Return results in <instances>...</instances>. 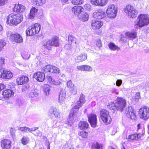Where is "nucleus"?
I'll return each mask as SVG.
<instances>
[{"mask_svg": "<svg viewBox=\"0 0 149 149\" xmlns=\"http://www.w3.org/2000/svg\"><path fill=\"white\" fill-rule=\"evenodd\" d=\"M126 104L125 100L122 98L118 97L113 102L109 103L107 105V108L111 110H119L122 111Z\"/></svg>", "mask_w": 149, "mask_h": 149, "instance_id": "nucleus-1", "label": "nucleus"}, {"mask_svg": "<svg viewBox=\"0 0 149 149\" xmlns=\"http://www.w3.org/2000/svg\"><path fill=\"white\" fill-rule=\"evenodd\" d=\"M137 19L139 20L135 24L136 28H140L149 24V15L141 14L138 16Z\"/></svg>", "mask_w": 149, "mask_h": 149, "instance_id": "nucleus-2", "label": "nucleus"}, {"mask_svg": "<svg viewBox=\"0 0 149 149\" xmlns=\"http://www.w3.org/2000/svg\"><path fill=\"white\" fill-rule=\"evenodd\" d=\"M22 15L19 14L9 15L7 18V22L8 24L16 25L22 20Z\"/></svg>", "mask_w": 149, "mask_h": 149, "instance_id": "nucleus-3", "label": "nucleus"}, {"mask_svg": "<svg viewBox=\"0 0 149 149\" xmlns=\"http://www.w3.org/2000/svg\"><path fill=\"white\" fill-rule=\"evenodd\" d=\"M40 29V25L39 24L36 23L32 25L27 29L26 31V36H29L38 33Z\"/></svg>", "mask_w": 149, "mask_h": 149, "instance_id": "nucleus-4", "label": "nucleus"}, {"mask_svg": "<svg viewBox=\"0 0 149 149\" xmlns=\"http://www.w3.org/2000/svg\"><path fill=\"white\" fill-rule=\"evenodd\" d=\"M124 12L130 18H134L137 16V10L130 5H126L124 8Z\"/></svg>", "mask_w": 149, "mask_h": 149, "instance_id": "nucleus-5", "label": "nucleus"}, {"mask_svg": "<svg viewBox=\"0 0 149 149\" xmlns=\"http://www.w3.org/2000/svg\"><path fill=\"white\" fill-rule=\"evenodd\" d=\"M117 8L113 4H110L107 7L106 11L107 16L110 18H114L116 15Z\"/></svg>", "mask_w": 149, "mask_h": 149, "instance_id": "nucleus-6", "label": "nucleus"}, {"mask_svg": "<svg viewBox=\"0 0 149 149\" xmlns=\"http://www.w3.org/2000/svg\"><path fill=\"white\" fill-rule=\"evenodd\" d=\"M100 114L102 120L104 123L107 125L111 123V119L108 111L102 109L100 111Z\"/></svg>", "mask_w": 149, "mask_h": 149, "instance_id": "nucleus-7", "label": "nucleus"}, {"mask_svg": "<svg viewBox=\"0 0 149 149\" xmlns=\"http://www.w3.org/2000/svg\"><path fill=\"white\" fill-rule=\"evenodd\" d=\"M59 44L58 38L57 37H53L51 40H47L46 43H45L43 46L45 47L48 49H49L51 46L58 47Z\"/></svg>", "mask_w": 149, "mask_h": 149, "instance_id": "nucleus-8", "label": "nucleus"}, {"mask_svg": "<svg viewBox=\"0 0 149 149\" xmlns=\"http://www.w3.org/2000/svg\"><path fill=\"white\" fill-rule=\"evenodd\" d=\"M7 37L11 41L15 42L17 43H20L23 41V39L21 36L19 34H13L10 31L7 33Z\"/></svg>", "mask_w": 149, "mask_h": 149, "instance_id": "nucleus-9", "label": "nucleus"}, {"mask_svg": "<svg viewBox=\"0 0 149 149\" xmlns=\"http://www.w3.org/2000/svg\"><path fill=\"white\" fill-rule=\"evenodd\" d=\"M140 118L146 120L149 118V108L145 106L140 108L139 111Z\"/></svg>", "mask_w": 149, "mask_h": 149, "instance_id": "nucleus-10", "label": "nucleus"}, {"mask_svg": "<svg viewBox=\"0 0 149 149\" xmlns=\"http://www.w3.org/2000/svg\"><path fill=\"white\" fill-rule=\"evenodd\" d=\"M106 15L105 12L101 9H99L96 10L93 14V17L98 19H102L104 18Z\"/></svg>", "mask_w": 149, "mask_h": 149, "instance_id": "nucleus-11", "label": "nucleus"}, {"mask_svg": "<svg viewBox=\"0 0 149 149\" xmlns=\"http://www.w3.org/2000/svg\"><path fill=\"white\" fill-rule=\"evenodd\" d=\"M125 113L127 117L131 119L134 120L136 118V115L131 107H128L126 108Z\"/></svg>", "mask_w": 149, "mask_h": 149, "instance_id": "nucleus-12", "label": "nucleus"}, {"mask_svg": "<svg viewBox=\"0 0 149 149\" xmlns=\"http://www.w3.org/2000/svg\"><path fill=\"white\" fill-rule=\"evenodd\" d=\"M88 120L92 127H95L96 126L97 116L95 114H90L88 116Z\"/></svg>", "mask_w": 149, "mask_h": 149, "instance_id": "nucleus-13", "label": "nucleus"}, {"mask_svg": "<svg viewBox=\"0 0 149 149\" xmlns=\"http://www.w3.org/2000/svg\"><path fill=\"white\" fill-rule=\"evenodd\" d=\"M103 25V23L102 22L96 20H92L91 24L92 28L95 30L100 29Z\"/></svg>", "mask_w": 149, "mask_h": 149, "instance_id": "nucleus-14", "label": "nucleus"}, {"mask_svg": "<svg viewBox=\"0 0 149 149\" xmlns=\"http://www.w3.org/2000/svg\"><path fill=\"white\" fill-rule=\"evenodd\" d=\"M84 104L82 102L78 100L76 102V105L71 110V114L74 113V114H77L78 110Z\"/></svg>", "mask_w": 149, "mask_h": 149, "instance_id": "nucleus-15", "label": "nucleus"}, {"mask_svg": "<svg viewBox=\"0 0 149 149\" xmlns=\"http://www.w3.org/2000/svg\"><path fill=\"white\" fill-rule=\"evenodd\" d=\"M45 76V73L40 72H38L35 73L33 75V77L37 81L42 82L44 80Z\"/></svg>", "mask_w": 149, "mask_h": 149, "instance_id": "nucleus-16", "label": "nucleus"}, {"mask_svg": "<svg viewBox=\"0 0 149 149\" xmlns=\"http://www.w3.org/2000/svg\"><path fill=\"white\" fill-rule=\"evenodd\" d=\"M11 141L8 139H4L1 141V146L3 149H10Z\"/></svg>", "mask_w": 149, "mask_h": 149, "instance_id": "nucleus-17", "label": "nucleus"}, {"mask_svg": "<svg viewBox=\"0 0 149 149\" xmlns=\"http://www.w3.org/2000/svg\"><path fill=\"white\" fill-rule=\"evenodd\" d=\"M13 77V74L10 70L3 69L2 78L4 79H9Z\"/></svg>", "mask_w": 149, "mask_h": 149, "instance_id": "nucleus-18", "label": "nucleus"}, {"mask_svg": "<svg viewBox=\"0 0 149 149\" xmlns=\"http://www.w3.org/2000/svg\"><path fill=\"white\" fill-rule=\"evenodd\" d=\"M108 0H91V2L93 5L96 6H104L107 3Z\"/></svg>", "mask_w": 149, "mask_h": 149, "instance_id": "nucleus-19", "label": "nucleus"}, {"mask_svg": "<svg viewBox=\"0 0 149 149\" xmlns=\"http://www.w3.org/2000/svg\"><path fill=\"white\" fill-rule=\"evenodd\" d=\"M16 81L18 85H21L24 84L28 82L29 81V79L27 76L23 75L18 77Z\"/></svg>", "mask_w": 149, "mask_h": 149, "instance_id": "nucleus-20", "label": "nucleus"}, {"mask_svg": "<svg viewBox=\"0 0 149 149\" xmlns=\"http://www.w3.org/2000/svg\"><path fill=\"white\" fill-rule=\"evenodd\" d=\"M76 68L79 70L86 72H91L93 70L92 68L87 65L77 66Z\"/></svg>", "mask_w": 149, "mask_h": 149, "instance_id": "nucleus-21", "label": "nucleus"}, {"mask_svg": "<svg viewBox=\"0 0 149 149\" xmlns=\"http://www.w3.org/2000/svg\"><path fill=\"white\" fill-rule=\"evenodd\" d=\"M83 8L81 6H75L72 9V13L75 15L78 16L81 12L84 11Z\"/></svg>", "mask_w": 149, "mask_h": 149, "instance_id": "nucleus-22", "label": "nucleus"}, {"mask_svg": "<svg viewBox=\"0 0 149 149\" xmlns=\"http://www.w3.org/2000/svg\"><path fill=\"white\" fill-rule=\"evenodd\" d=\"M25 9V7L23 5L16 4L13 9V11L17 13H20L23 12Z\"/></svg>", "mask_w": 149, "mask_h": 149, "instance_id": "nucleus-23", "label": "nucleus"}, {"mask_svg": "<svg viewBox=\"0 0 149 149\" xmlns=\"http://www.w3.org/2000/svg\"><path fill=\"white\" fill-rule=\"evenodd\" d=\"M125 36L126 38L132 40L136 38L137 33L134 31H129L125 33Z\"/></svg>", "mask_w": 149, "mask_h": 149, "instance_id": "nucleus-24", "label": "nucleus"}, {"mask_svg": "<svg viewBox=\"0 0 149 149\" xmlns=\"http://www.w3.org/2000/svg\"><path fill=\"white\" fill-rule=\"evenodd\" d=\"M87 55L86 54H81L77 56L75 58V60L77 62H82L87 59Z\"/></svg>", "mask_w": 149, "mask_h": 149, "instance_id": "nucleus-25", "label": "nucleus"}, {"mask_svg": "<svg viewBox=\"0 0 149 149\" xmlns=\"http://www.w3.org/2000/svg\"><path fill=\"white\" fill-rule=\"evenodd\" d=\"M49 113L51 114H53L56 117H58L60 116L59 110L56 108L51 107L49 110Z\"/></svg>", "mask_w": 149, "mask_h": 149, "instance_id": "nucleus-26", "label": "nucleus"}, {"mask_svg": "<svg viewBox=\"0 0 149 149\" xmlns=\"http://www.w3.org/2000/svg\"><path fill=\"white\" fill-rule=\"evenodd\" d=\"M14 93L10 89H7L3 91V95L5 97H8L14 95Z\"/></svg>", "mask_w": 149, "mask_h": 149, "instance_id": "nucleus-27", "label": "nucleus"}, {"mask_svg": "<svg viewBox=\"0 0 149 149\" xmlns=\"http://www.w3.org/2000/svg\"><path fill=\"white\" fill-rule=\"evenodd\" d=\"M71 111H70V112L69 114V117L68 119V121L67 122V124L68 125H70V126H71L74 122V118H76V117L77 116V114H72V115L71 114Z\"/></svg>", "mask_w": 149, "mask_h": 149, "instance_id": "nucleus-28", "label": "nucleus"}, {"mask_svg": "<svg viewBox=\"0 0 149 149\" xmlns=\"http://www.w3.org/2000/svg\"><path fill=\"white\" fill-rule=\"evenodd\" d=\"M38 10L35 8L33 7L31 10L29 14V18L33 19L37 13Z\"/></svg>", "mask_w": 149, "mask_h": 149, "instance_id": "nucleus-29", "label": "nucleus"}, {"mask_svg": "<svg viewBox=\"0 0 149 149\" xmlns=\"http://www.w3.org/2000/svg\"><path fill=\"white\" fill-rule=\"evenodd\" d=\"M88 126L87 122L85 121H81L79 124V126L81 130L86 129Z\"/></svg>", "mask_w": 149, "mask_h": 149, "instance_id": "nucleus-30", "label": "nucleus"}, {"mask_svg": "<svg viewBox=\"0 0 149 149\" xmlns=\"http://www.w3.org/2000/svg\"><path fill=\"white\" fill-rule=\"evenodd\" d=\"M108 46L109 48L111 50L118 51L120 49V48L119 47L113 43L111 42L109 44Z\"/></svg>", "mask_w": 149, "mask_h": 149, "instance_id": "nucleus-31", "label": "nucleus"}, {"mask_svg": "<svg viewBox=\"0 0 149 149\" xmlns=\"http://www.w3.org/2000/svg\"><path fill=\"white\" fill-rule=\"evenodd\" d=\"M65 96L64 93L61 91L59 95L58 102L60 103H63L64 101Z\"/></svg>", "mask_w": 149, "mask_h": 149, "instance_id": "nucleus-32", "label": "nucleus"}, {"mask_svg": "<svg viewBox=\"0 0 149 149\" xmlns=\"http://www.w3.org/2000/svg\"><path fill=\"white\" fill-rule=\"evenodd\" d=\"M50 86L47 84L43 86V91L46 95H48L50 94Z\"/></svg>", "mask_w": 149, "mask_h": 149, "instance_id": "nucleus-33", "label": "nucleus"}, {"mask_svg": "<svg viewBox=\"0 0 149 149\" xmlns=\"http://www.w3.org/2000/svg\"><path fill=\"white\" fill-rule=\"evenodd\" d=\"M89 15L86 12L83 13L80 15V19L84 21L88 20L89 18Z\"/></svg>", "mask_w": 149, "mask_h": 149, "instance_id": "nucleus-34", "label": "nucleus"}, {"mask_svg": "<svg viewBox=\"0 0 149 149\" xmlns=\"http://www.w3.org/2000/svg\"><path fill=\"white\" fill-rule=\"evenodd\" d=\"M92 149H103L102 145L97 142L93 143L91 147Z\"/></svg>", "mask_w": 149, "mask_h": 149, "instance_id": "nucleus-35", "label": "nucleus"}, {"mask_svg": "<svg viewBox=\"0 0 149 149\" xmlns=\"http://www.w3.org/2000/svg\"><path fill=\"white\" fill-rule=\"evenodd\" d=\"M32 2L37 6H40L45 3V0H32Z\"/></svg>", "mask_w": 149, "mask_h": 149, "instance_id": "nucleus-36", "label": "nucleus"}, {"mask_svg": "<svg viewBox=\"0 0 149 149\" xmlns=\"http://www.w3.org/2000/svg\"><path fill=\"white\" fill-rule=\"evenodd\" d=\"M52 65H47L43 67L42 69L44 71V72L47 73V72H51Z\"/></svg>", "mask_w": 149, "mask_h": 149, "instance_id": "nucleus-37", "label": "nucleus"}, {"mask_svg": "<svg viewBox=\"0 0 149 149\" xmlns=\"http://www.w3.org/2000/svg\"><path fill=\"white\" fill-rule=\"evenodd\" d=\"M79 135L81 136L83 139H86L88 138V133L87 132L84 131L80 132L79 133Z\"/></svg>", "mask_w": 149, "mask_h": 149, "instance_id": "nucleus-38", "label": "nucleus"}, {"mask_svg": "<svg viewBox=\"0 0 149 149\" xmlns=\"http://www.w3.org/2000/svg\"><path fill=\"white\" fill-rule=\"evenodd\" d=\"M68 40L69 42L70 43H76V38L70 35L68 36Z\"/></svg>", "mask_w": 149, "mask_h": 149, "instance_id": "nucleus-39", "label": "nucleus"}, {"mask_svg": "<svg viewBox=\"0 0 149 149\" xmlns=\"http://www.w3.org/2000/svg\"><path fill=\"white\" fill-rule=\"evenodd\" d=\"M29 138L26 136H23L22 138L21 141V143L23 145H26L29 142Z\"/></svg>", "mask_w": 149, "mask_h": 149, "instance_id": "nucleus-40", "label": "nucleus"}, {"mask_svg": "<svg viewBox=\"0 0 149 149\" xmlns=\"http://www.w3.org/2000/svg\"><path fill=\"white\" fill-rule=\"evenodd\" d=\"M22 56L24 59H28L30 57V55L27 52H23L22 54Z\"/></svg>", "mask_w": 149, "mask_h": 149, "instance_id": "nucleus-41", "label": "nucleus"}, {"mask_svg": "<svg viewBox=\"0 0 149 149\" xmlns=\"http://www.w3.org/2000/svg\"><path fill=\"white\" fill-rule=\"evenodd\" d=\"M137 136H138V135L136 134H134L129 135L128 136L127 139L129 141H130L131 140H133L134 139H137Z\"/></svg>", "mask_w": 149, "mask_h": 149, "instance_id": "nucleus-42", "label": "nucleus"}, {"mask_svg": "<svg viewBox=\"0 0 149 149\" xmlns=\"http://www.w3.org/2000/svg\"><path fill=\"white\" fill-rule=\"evenodd\" d=\"M71 2L72 4L75 5L82 4L83 3L82 0H72Z\"/></svg>", "mask_w": 149, "mask_h": 149, "instance_id": "nucleus-43", "label": "nucleus"}, {"mask_svg": "<svg viewBox=\"0 0 149 149\" xmlns=\"http://www.w3.org/2000/svg\"><path fill=\"white\" fill-rule=\"evenodd\" d=\"M51 73H59V69L57 67L52 65Z\"/></svg>", "mask_w": 149, "mask_h": 149, "instance_id": "nucleus-44", "label": "nucleus"}, {"mask_svg": "<svg viewBox=\"0 0 149 149\" xmlns=\"http://www.w3.org/2000/svg\"><path fill=\"white\" fill-rule=\"evenodd\" d=\"M29 96L31 97H37L38 96V93L35 91H33L29 93Z\"/></svg>", "mask_w": 149, "mask_h": 149, "instance_id": "nucleus-45", "label": "nucleus"}, {"mask_svg": "<svg viewBox=\"0 0 149 149\" xmlns=\"http://www.w3.org/2000/svg\"><path fill=\"white\" fill-rule=\"evenodd\" d=\"M79 100L82 102L84 103H85L86 101L85 97L84 94L82 93L80 95Z\"/></svg>", "mask_w": 149, "mask_h": 149, "instance_id": "nucleus-46", "label": "nucleus"}, {"mask_svg": "<svg viewBox=\"0 0 149 149\" xmlns=\"http://www.w3.org/2000/svg\"><path fill=\"white\" fill-rule=\"evenodd\" d=\"M67 87L70 88H72L74 86V84H72L71 80H69L67 81Z\"/></svg>", "mask_w": 149, "mask_h": 149, "instance_id": "nucleus-47", "label": "nucleus"}, {"mask_svg": "<svg viewBox=\"0 0 149 149\" xmlns=\"http://www.w3.org/2000/svg\"><path fill=\"white\" fill-rule=\"evenodd\" d=\"M84 7L86 10L88 11H90L91 10V6L89 4H86Z\"/></svg>", "mask_w": 149, "mask_h": 149, "instance_id": "nucleus-48", "label": "nucleus"}, {"mask_svg": "<svg viewBox=\"0 0 149 149\" xmlns=\"http://www.w3.org/2000/svg\"><path fill=\"white\" fill-rule=\"evenodd\" d=\"M15 130L14 129H13V128H11L10 129V135L11 136L13 137H14L15 136Z\"/></svg>", "mask_w": 149, "mask_h": 149, "instance_id": "nucleus-49", "label": "nucleus"}, {"mask_svg": "<svg viewBox=\"0 0 149 149\" xmlns=\"http://www.w3.org/2000/svg\"><path fill=\"white\" fill-rule=\"evenodd\" d=\"M30 128L27 127H20L19 128V130L21 131H24L25 132H29Z\"/></svg>", "mask_w": 149, "mask_h": 149, "instance_id": "nucleus-50", "label": "nucleus"}, {"mask_svg": "<svg viewBox=\"0 0 149 149\" xmlns=\"http://www.w3.org/2000/svg\"><path fill=\"white\" fill-rule=\"evenodd\" d=\"M5 45L6 43L3 40H0V52L2 50Z\"/></svg>", "mask_w": 149, "mask_h": 149, "instance_id": "nucleus-51", "label": "nucleus"}, {"mask_svg": "<svg viewBox=\"0 0 149 149\" xmlns=\"http://www.w3.org/2000/svg\"><path fill=\"white\" fill-rule=\"evenodd\" d=\"M72 89L71 90L72 93L74 94H76L77 93V88L76 86L73 87Z\"/></svg>", "mask_w": 149, "mask_h": 149, "instance_id": "nucleus-52", "label": "nucleus"}, {"mask_svg": "<svg viewBox=\"0 0 149 149\" xmlns=\"http://www.w3.org/2000/svg\"><path fill=\"white\" fill-rule=\"evenodd\" d=\"M61 82L60 81L58 80H54V81H53L52 84H54L55 85H59L60 84Z\"/></svg>", "mask_w": 149, "mask_h": 149, "instance_id": "nucleus-53", "label": "nucleus"}, {"mask_svg": "<svg viewBox=\"0 0 149 149\" xmlns=\"http://www.w3.org/2000/svg\"><path fill=\"white\" fill-rule=\"evenodd\" d=\"M7 0H0V6H3L7 2Z\"/></svg>", "mask_w": 149, "mask_h": 149, "instance_id": "nucleus-54", "label": "nucleus"}, {"mask_svg": "<svg viewBox=\"0 0 149 149\" xmlns=\"http://www.w3.org/2000/svg\"><path fill=\"white\" fill-rule=\"evenodd\" d=\"M122 82V81L120 79H118L117 80L116 83V85L118 86H120Z\"/></svg>", "mask_w": 149, "mask_h": 149, "instance_id": "nucleus-55", "label": "nucleus"}, {"mask_svg": "<svg viewBox=\"0 0 149 149\" xmlns=\"http://www.w3.org/2000/svg\"><path fill=\"white\" fill-rule=\"evenodd\" d=\"M47 77V80L50 83L52 84L53 81H54V79H52L51 77L50 76H48Z\"/></svg>", "mask_w": 149, "mask_h": 149, "instance_id": "nucleus-56", "label": "nucleus"}, {"mask_svg": "<svg viewBox=\"0 0 149 149\" xmlns=\"http://www.w3.org/2000/svg\"><path fill=\"white\" fill-rule=\"evenodd\" d=\"M4 60L3 58H0V68H2L1 66L4 63Z\"/></svg>", "mask_w": 149, "mask_h": 149, "instance_id": "nucleus-57", "label": "nucleus"}, {"mask_svg": "<svg viewBox=\"0 0 149 149\" xmlns=\"http://www.w3.org/2000/svg\"><path fill=\"white\" fill-rule=\"evenodd\" d=\"M38 127H35L31 128H30V130H29V132H31V131H34L38 129Z\"/></svg>", "mask_w": 149, "mask_h": 149, "instance_id": "nucleus-58", "label": "nucleus"}, {"mask_svg": "<svg viewBox=\"0 0 149 149\" xmlns=\"http://www.w3.org/2000/svg\"><path fill=\"white\" fill-rule=\"evenodd\" d=\"M96 45L98 47H100L102 46L101 42L100 41H97L96 42Z\"/></svg>", "mask_w": 149, "mask_h": 149, "instance_id": "nucleus-59", "label": "nucleus"}, {"mask_svg": "<svg viewBox=\"0 0 149 149\" xmlns=\"http://www.w3.org/2000/svg\"><path fill=\"white\" fill-rule=\"evenodd\" d=\"M5 88V86L3 84H0V90L1 91Z\"/></svg>", "mask_w": 149, "mask_h": 149, "instance_id": "nucleus-60", "label": "nucleus"}, {"mask_svg": "<svg viewBox=\"0 0 149 149\" xmlns=\"http://www.w3.org/2000/svg\"><path fill=\"white\" fill-rule=\"evenodd\" d=\"M3 69L2 68H0V78H2Z\"/></svg>", "mask_w": 149, "mask_h": 149, "instance_id": "nucleus-61", "label": "nucleus"}, {"mask_svg": "<svg viewBox=\"0 0 149 149\" xmlns=\"http://www.w3.org/2000/svg\"><path fill=\"white\" fill-rule=\"evenodd\" d=\"M143 133L142 134L139 133V134H137L138 135V136H137V139H139L141 137L142 135H143Z\"/></svg>", "mask_w": 149, "mask_h": 149, "instance_id": "nucleus-62", "label": "nucleus"}, {"mask_svg": "<svg viewBox=\"0 0 149 149\" xmlns=\"http://www.w3.org/2000/svg\"><path fill=\"white\" fill-rule=\"evenodd\" d=\"M143 133L142 134L139 133V134H137L138 135V136H137V139H139L141 137L142 135H143Z\"/></svg>", "mask_w": 149, "mask_h": 149, "instance_id": "nucleus-63", "label": "nucleus"}, {"mask_svg": "<svg viewBox=\"0 0 149 149\" xmlns=\"http://www.w3.org/2000/svg\"><path fill=\"white\" fill-rule=\"evenodd\" d=\"M29 86L28 85H26L23 87V89H24L25 90H27L29 88Z\"/></svg>", "mask_w": 149, "mask_h": 149, "instance_id": "nucleus-64", "label": "nucleus"}]
</instances>
